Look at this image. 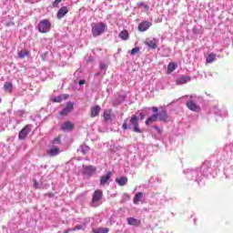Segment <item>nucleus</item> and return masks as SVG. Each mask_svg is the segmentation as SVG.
Returning <instances> with one entry per match:
<instances>
[{
    "instance_id": "nucleus-1",
    "label": "nucleus",
    "mask_w": 233,
    "mask_h": 233,
    "mask_svg": "<svg viewBox=\"0 0 233 233\" xmlns=\"http://www.w3.org/2000/svg\"><path fill=\"white\" fill-rule=\"evenodd\" d=\"M52 28V23L48 19L41 20L37 25V29L40 34H48Z\"/></svg>"
},
{
    "instance_id": "nucleus-2",
    "label": "nucleus",
    "mask_w": 233,
    "mask_h": 233,
    "mask_svg": "<svg viewBox=\"0 0 233 233\" xmlns=\"http://www.w3.org/2000/svg\"><path fill=\"white\" fill-rule=\"evenodd\" d=\"M106 28V25L103 22L92 25L93 37H97L102 34H105Z\"/></svg>"
},
{
    "instance_id": "nucleus-3",
    "label": "nucleus",
    "mask_w": 233,
    "mask_h": 233,
    "mask_svg": "<svg viewBox=\"0 0 233 233\" xmlns=\"http://www.w3.org/2000/svg\"><path fill=\"white\" fill-rule=\"evenodd\" d=\"M129 123L131 126H133V132H136L137 134L143 133L141 128H139V117L137 116V114L131 116Z\"/></svg>"
},
{
    "instance_id": "nucleus-4",
    "label": "nucleus",
    "mask_w": 233,
    "mask_h": 233,
    "mask_svg": "<svg viewBox=\"0 0 233 233\" xmlns=\"http://www.w3.org/2000/svg\"><path fill=\"white\" fill-rule=\"evenodd\" d=\"M103 199V190L96 189L92 196V207H96V203H99Z\"/></svg>"
},
{
    "instance_id": "nucleus-5",
    "label": "nucleus",
    "mask_w": 233,
    "mask_h": 233,
    "mask_svg": "<svg viewBox=\"0 0 233 233\" xmlns=\"http://www.w3.org/2000/svg\"><path fill=\"white\" fill-rule=\"evenodd\" d=\"M152 110L154 114H157V117L159 121H167L168 119V114L167 113V110H162L159 112V109L156 106H153Z\"/></svg>"
},
{
    "instance_id": "nucleus-6",
    "label": "nucleus",
    "mask_w": 233,
    "mask_h": 233,
    "mask_svg": "<svg viewBox=\"0 0 233 233\" xmlns=\"http://www.w3.org/2000/svg\"><path fill=\"white\" fill-rule=\"evenodd\" d=\"M32 132V127L30 125H26L18 134V138L19 139H26L28 134Z\"/></svg>"
},
{
    "instance_id": "nucleus-7",
    "label": "nucleus",
    "mask_w": 233,
    "mask_h": 233,
    "mask_svg": "<svg viewBox=\"0 0 233 233\" xmlns=\"http://www.w3.org/2000/svg\"><path fill=\"white\" fill-rule=\"evenodd\" d=\"M186 106L192 112H201V107L194 100L187 101Z\"/></svg>"
},
{
    "instance_id": "nucleus-8",
    "label": "nucleus",
    "mask_w": 233,
    "mask_h": 233,
    "mask_svg": "<svg viewBox=\"0 0 233 233\" xmlns=\"http://www.w3.org/2000/svg\"><path fill=\"white\" fill-rule=\"evenodd\" d=\"M74 123L66 121L61 124V130L64 132H72V130H74Z\"/></svg>"
},
{
    "instance_id": "nucleus-9",
    "label": "nucleus",
    "mask_w": 233,
    "mask_h": 233,
    "mask_svg": "<svg viewBox=\"0 0 233 233\" xmlns=\"http://www.w3.org/2000/svg\"><path fill=\"white\" fill-rule=\"evenodd\" d=\"M144 43L147 45V46H148V48H151V50H156V48H157V39L156 38H147Z\"/></svg>"
},
{
    "instance_id": "nucleus-10",
    "label": "nucleus",
    "mask_w": 233,
    "mask_h": 233,
    "mask_svg": "<svg viewBox=\"0 0 233 233\" xmlns=\"http://www.w3.org/2000/svg\"><path fill=\"white\" fill-rule=\"evenodd\" d=\"M72 110H74V104H72L71 102H69L67 104V106L59 112L60 116H68V114H70V112H72Z\"/></svg>"
},
{
    "instance_id": "nucleus-11",
    "label": "nucleus",
    "mask_w": 233,
    "mask_h": 233,
    "mask_svg": "<svg viewBox=\"0 0 233 233\" xmlns=\"http://www.w3.org/2000/svg\"><path fill=\"white\" fill-rule=\"evenodd\" d=\"M110 177H112V171H108L106 175L100 177V185L105 187V185H106V183H108L110 180Z\"/></svg>"
},
{
    "instance_id": "nucleus-12",
    "label": "nucleus",
    "mask_w": 233,
    "mask_h": 233,
    "mask_svg": "<svg viewBox=\"0 0 233 233\" xmlns=\"http://www.w3.org/2000/svg\"><path fill=\"white\" fill-rule=\"evenodd\" d=\"M152 26V23L148 21H144L141 24L138 25V30L139 32H147L148 28Z\"/></svg>"
},
{
    "instance_id": "nucleus-13",
    "label": "nucleus",
    "mask_w": 233,
    "mask_h": 233,
    "mask_svg": "<svg viewBox=\"0 0 233 233\" xmlns=\"http://www.w3.org/2000/svg\"><path fill=\"white\" fill-rule=\"evenodd\" d=\"M66 14H68V7L66 6H62L57 14H56V17L57 19H63V17H65V15H66Z\"/></svg>"
},
{
    "instance_id": "nucleus-14",
    "label": "nucleus",
    "mask_w": 233,
    "mask_h": 233,
    "mask_svg": "<svg viewBox=\"0 0 233 233\" xmlns=\"http://www.w3.org/2000/svg\"><path fill=\"white\" fill-rule=\"evenodd\" d=\"M127 224L131 227H139L141 225V220L135 218H128Z\"/></svg>"
},
{
    "instance_id": "nucleus-15",
    "label": "nucleus",
    "mask_w": 233,
    "mask_h": 233,
    "mask_svg": "<svg viewBox=\"0 0 233 233\" xmlns=\"http://www.w3.org/2000/svg\"><path fill=\"white\" fill-rule=\"evenodd\" d=\"M116 183H117L119 187H125V185L128 183V177H116Z\"/></svg>"
},
{
    "instance_id": "nucleus-16",
    "label": "nucleus",
    "mask_w": 233,
    "mask_h": 233,
    "mask_svg": "<svg viewBox=\"0 0 233 233\" xmlns=\"http://www.w3.org/2000/svg\"><path fill=\"white\" fill-rule=\"evenodd\" d=\"M99 112H101V106H95L91 107V117H97L99 116Z\"/></svg>"
},
{
    "instance_id": "nucleus-17",
    "label": "nucleus",
    "mask_w": 233,
    "mask_h": 233,
    "mask_svg": "<svg viewBox=\"0 0 233 233\" xmlns=\"http://www.w3.org/2000/svg\"><path fill=\"white\" fill-rule=\"evenodd\" d=\"M190 81V76H182L177 79V85H187Z\"/></svg>"
},
{
    "instance_id": "nucleus-18",
    "label": "nucleus",
    "mask_w": 233,
    "mask_h": 233,
    "mask_svg": "<svg viewBox=\"0 0 233 233\" xmlns=\"http://www.w3.org/2000/svg\"><path fill=\"white\" fill-rule=\"evenodd\" d=\"M104 119L105 121H112V117H114V115L112 114V109H107L104 111Z\"/></svg>"
},
{
    "instance_id": "nucleus-19",
    "label": "nucleus",
    "mask_w": 233,
    "mask_h": 233,
    "mask_svg": "<svg viewBox=\"0 0 233 233\" xmlns=\"http://www.w3.org/2000/svg\"><path fill=\"white\" fill-rule=\"evenodd\" d=\"M176 68H177V63L176 62H170L167 65V74H172V72H174V70H176Z\"/></svg>"
},
{
    "instance_id": "nucleus-20",
    "label": "nucleus",
    "mask_w": 233,
    "mask_h": 233,
    "mask_svg": "<svg viewBox=\"0 0 233 233\" xmlns=\"http://www.w3.org/2000/svg\"><path fill=\"white\" fill-rule=\"evenodd\" d=\"M4 90L9 94H12V90H14V84H12V82H5L4 84Z\"/></svg>"
},
{
    "instance_id": "nucleus-21",
    "label": "nucleus",
    "mask_w": 233,
    "mask_h": 233,
    "mask_svg": "<svg viewBox=\"0 0 233 233\" xmlns=\"http://www.w3.org/2000/svg\"><path fill=\"white\" fill-rule=\"evenodd\" d=\"M59 152V147H52L47 151V154L50 156V157H56V156H58Z\"/></svg>"
},
{
    "instance_id": "nucleus-22",
    "label": "nucleus",
    "mask_w": 233,
    "mask_h": 233,
    "mask_svg": "<svg viewBox=\"0 0 233 233\" xmlns=\"http://www.w3.org/2000/svg\"><path fill=\"white\" fill-rule=\"evenodd\" d=\"M158 119L157 117V114H154L151 116H149L147 120H146V125H152V123H156V121Z\"/></svg>"
},
{
    "instance_id": "nucleus-23",
    "label": "nucleus",
    "mask_w": 233,
    "mask_h": 233,
    "mask_svg": "<svg viewBox=\"0 0 233 233\" xmlns=\"http://www.w3.org/2000/svg\"><path fill=\"white\" fill-rule=\"evenodd\" d=\"M141 198H143V193L142 192L137 193L133 199L134 205H139V202L141 201Z\"/></svg>"
},
{
    "instance_id": "nucleus-24",
    "label": "nucleus",
    "mask_w": 233,
    "mask_h": 233,
    "mask_svg": "<svg viewBox=\"0 0 233 233\" xmlns=\"http://www.w3.org/2000/svg\"><path fill=\"white\" fill-rule=\"evenodd\" d=\"M214 61H216V54L211 53L207 56L206 63L210 65V63H214Z\"/></svg>"
},
{
    "instance_id": "nucleus-25",
    "label": "nucleus",
    "mask_w": 233,
    "mask_h": 233,
    "mask_svg": "<svg viewBox=\"0 0 233 233\" xmlns=\"http://www.w3.org/2000/svg\"><path fill=\"white\" fill-rule=\"evenodd\" d=\"M84 170L86 174H94V172H96V167L93 166H84Z\"/></svg>"
},
{
    "instance_id": "nucleus-26",
    "label": "nucleus",
    "mask_w": 233,
    "mask_h": 233,
    "mask_svg": "<svg viewBox=\"0 0 233 233\" xmlns=\"http://www.w3.org/2000/svg\"><path fill=\"white\" fill-rule=\"evenodd\" d=\"M110 232V228H98L93 230V233H108Z\"/></svg>"
},
{
    "instance_id": "nucleus-27",
    "label": "nucleus",
    "mask_w": 233,
    "mask_h": 233,
    "mask_svg": "<svg viewBox=\"0 0 233 233\" xmlns=\"http://www.w3.org/2000/svg\"><path fill=\"white\" fill-rule=\"evenodd\" d=\"M120 39H123L124 41H127L128 39V31L127 30H123L119 34Z\"/></svg>"
},
{
    "instance_id": "nucleus-28",
    "label": "nucleus",
    "mask_w": 233,
    "mask_h": 233,
    "mask_svg": "<svg viewBox=\"0 0 233 233\" xmlns=\"http://www.w3.org/2000/svg\"><path fill=\"white\" fill-rule=\"evenodd\" d=\"M29 52L26 50H21L18 53V57H20V59H25V57L28 56Z\"/></svg>"
},
{
    "instance_id": "nucleus-29",
    "label": "nucleus",
    "mask_w": 233,
    "mask_h": 233,
    "mask_svg": "<svg viewBox=\"0 0 233 233\" xmlns=\"http://www.w3.org/2000/svg\"><path fill=\"white\" fill-rule=\"evenodd\" d=\"M137 6L138 7V8H141V6H144V8H145V10H149V6H148V5H147V4H145V3H143V2H138L137 4Z\"/></svg>"
},
{
    "instance_id": "nucleus-30",
    "label": "nucleus",
    "mask_w": 233,
    "mask_h": 233,
    "mask_svg": "<svg viewBox=\"0 0 233 233\" xmlns=\"http://www.w3.org/2000/svg\"><path fill=\"white\" fill-rule=\"evenodd\" d=\"M123 130H128V118L124 120V123L122 125Z\"/></svg>"
},
{
    "instance_id": "nucleus-31",
    "label": "nucleus",
    "mask_w": 233,
    "mask_h": 233,
    "mask_svg": "<svg viewBox=\"0 0 233 233\" xmlns=\"http://www.w3.org/2000/svg\"><path fill=\"white\" fill-rule=\"evenodd\" d=\"M63 0H55L52 4L53 8H58L59 7V4L62 2Z\"/></svg>"
},
{
    "instance_id": "nucleus-32",
    "label": "nucleus",
    "mask_w": 233,
    "mask_h": 233,
    "mask_svg": "<svg viewBox=\"0 0 233 233\" xmlns=\"http://www.w3.org/2000/svg\"><path fill=\"white\" fill-rule=\"evenodd\" d=\"M61 101H63V96H61L53 98V103H61Z\"/></svg>"
},
{
    "instance_id": "nucleus-33",
    "label": "nucleus",
    "mask_w": 233,
    "mask_h": 233,
    "mask_svg": "<svg viewBox=\"0 0 233 233\" xmlns=\"http://www.w3.org/2000/svg\"><path fill=\"white\" fill-rule=\"evenodd\" d=\"M61 145V137H57L56 138H54L53 140V145Z\"/></svg>"
},
{
    "instance_id": "nucleus-34",
    "label": "nucleus",
    "mask_w": 233,
    "mask_h": 233,
    "mask_svg": "<svg viewBox=\"0 0 233 233\" xmlns=\"http://www.w3.org/2000/svg\"><path fill=\"white\" fill-rule=\"evenodd\" d=\"M139 53V47H135L131 50V56H136V54Z\"/></svg>"
},
{
    "instance_id": "nucleus-35",
    "label": "nucleus",
    "mask_w": 233,
    "mask_h": 233,
    "mask_svg": "<svg viewBox=\"0 0 233 233\" xmlns=\"http://www.w3.org/2000/svg\"><path fill=\"white\" fill-rule=\"evenodd\" d=\"M82 228H83V226L77 225V226H76L75 228H73V231L81 230Z\"/></svg>"
},
{
    "instance_id": "nucleus-36",
    "label": "nucleus",
    "mask_w": 233,
    "mask_h": 233,
    "mask_svg": "<svg viewBox=\"0 0 233 233\" xmlns=\"http://www.w3.org/2000/svg\"><path fill=\"white\" fill-rule=\"evenodd\" d=\"M138 116L140 117V121H143V119H145V114L143 113H139Z\"/></svg>"
},
{
    "instance_id": "nucleus-37",
    "label": "nucleus",
    "mask_w": 233,
    "mask_h": 233,
    "mask_svg": "<svg viewBox=\"0 0 233 233\" xmlns=\"http://www.w3.org/2000/svg\"><path fill=\"white\" fill-rule=\"evenodd\" d=\"M101 70H105L106 68V66L105 64H100Z\"/></svg>"
},
{
    "instance_id": "nucleus-38",
    "label": "nucleus",
    "mask_w": 233,
    "mask_h": 233,
    "mask_svg": "<svg viewBox=\"0 0 233 233\" xmlns=\"http://www.w3.org/2000/svg\"><path fill=\"white\" fill-rule=\"evenodd\" d=\"M85 83H86V81L85 80H79L78 84L81 86L85 85Z\"/></svg>"
},
{
    "instance_id": "nucleus-39",
    "label": "nucleus",
    "mask_w": 233,
    "mask_h": 233,
    "mask_svg": "<svg viewBox=\"0 0 233 233\" xmlns=\"http://www.w3.org/2000/svg\"><path fill=\"white\" fill-rule=\"evenodd\" d=\"M155 128V130H157V132H158V134H161V128H159V127H154Z\"/></svg>"
},
{
    "instance_id": "nucleus-40",
    "label": "nucleus",
    "mask_w": 233,
    "mask_h": 233,
    "mask_svg": "<svg viewBox=\"0 0 233 233\" xmlns=\"http://www.w3.org/2000/svg\"><path fill=\"white\" fill-rule=\"evenodd\" d=\"M72 231H74L73 228H68V229H66V230L64 231V233H69V232H72Z\"/></svg>"
},
{
    "instance_id": "nucleus-41",
    "label": "nucleus",
    "mask_w": 233,
    "mask_h": 233,
    "mask_svg": "<svg viewBox=\"0 0 233 233\" xmlns=\"http://www.w3.org/2000/svg\"><path fill=\"white\" fill-rule=\"evenodd\" d=\"M39 184L37 183V181H35V187H37Z\"/></svg>"
}]
</instances>
